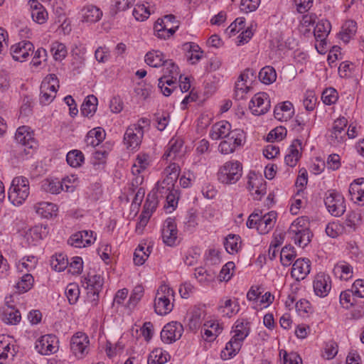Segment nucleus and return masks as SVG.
<instances>
[{"instance_id": "nucleus-15", "label": "nucleus", "mask_w": 364, "mask_h": 364, "mask_svg": "<svg viewBox=\"0 0 364 364\" xmlns=\"http://www.w3.org/2000/svg\"><path fill=\"white\" fill-rule=\"evenodd\" d=\"M331 278L323 273L318 274L314 280V290L318 296L325 297L331 290Z\"/></svg>"}, {"instance_id": "nucleus-42", "label": "nucleus", "mask_w": 364, "mask_h": 364, "mask_svg": "<svg viewBox=\"0 0 364 364\" xmlns=\"http://www.w3.org/2000/svg\"><path fill=\"white\" fill-rule=\"evenodd\" d=\"M295 257L294 248L291 245L284 247L280 252V260L284 266H289Z\"/></svg>"}, {"instance_id": "nucleus-56", "label": "nucleus", "mask_w": 364, "mask_h": 364, "mask_svg": "<svg viewBox=\"0 0 364 364\" xmlns=\"http://www.w3.org/2000/svg\"><path fill=\"white\" fill-rule=\"evenodd\" d=\"M154 117L157 123L156 128L159 131L164 130L169 122V114L166 112H163L161 114L157 112L154 114Z\"/></svg>"}, {"instance_id": "nucleus-27", "label": "nucleus", "mask_w": 364, "mask_h": 364, "mask_svg": "<svg viewBox=\"0 0 364 364\" xmlns=\"http://www.w3.org/2000/svg\"><path fill=\"white\" fill-rule=\"evenodd\" d=\"M97 98L95 95H88L81 105V114L85 117L92 116L97 110Z\"/></svg>"}, {"instance_id": "nucleus-12", "label": "nucleus", "mask_w": 364, "mask_h": 364, "mask_svg": "<svg viewBox=\"0 0 364 364\" xmlns=\"http://www.w3.org/2000/svg\"><path fill=\"white\" fill-rule=\"evenodd\" d=\"M177 233L178 230L175 220L171 218H167L162 228L163 242L168 246L174 245L177 240Z\"/></svg>"}, {"instance_id": "nucleus-25", "label": "nucleus", "mask_w": 364, "mask_h": 364, "mask_svg": "<svg viewBox=\"0 0 364 364\" xmlns=\"http://www.w3.org/2000/svg\"><path fill=\"white\" fill-rule=\"evenodd\" d=\"M83 21L95 23L102 16V11L94 5H87L82 9Z\"/></svg>"}, {"instance_id": "nucleus-7", "label": "nucleus", "mask_w": 364, "mask_h": 364, "mask_svg": "<svg viewBox=\"0 0 364 364\" xmlns=\"http://www.w3.org/2000/svg\"><path fill=\"white\" fill-rule=\"evenodd\" d=\"M331 29V23L326 19L319 21L314 31V36L316 41V48L318 53H323L325 52L324 46L326 45V39L328 36Z\"/></svg>"}, {"instance_id": "nucleus-38", "label": "nucleus", "mask_w": 364, "mask_h": 364, "mask_svg": "<svg viewBox=\"0 0 364 364\" xmlns=\"http://www.w3.org/2000/svg\"><path fill=\"white\" fill-rule=\"evenodd\" d=\"M362 220L361 213L359 210L348 212L345 220L346 225L350 229L349 231H355Z\"/></svg>"}, {"instance_id": "nucleus-2", "label": "nucleus", "mask_w": 364, "mask_h": 364, "mask_svg": "<svg viewBox=\"0 0 364 364\" xmlns=\"http://www.w3.org/2000/svg\"><path fill=\"white\" fill-rule=\"evenodd\" d=\"M30 193L29 182L23 176L15 177L9 190V199L14 205H21Z\"/></svg>"}, {"instance_id": "nucleus-11", "label": "nucleus", "mask_w": 364, "mask_h": 364, "mask_svg": "<svg viewBox=\"0 0 364 364\" xmlns=\"http://www.w3.org/2000/svg\"><path fill=\"white\" fill-rule=\"evenodd\" d=\"M34 46L30 41H21L11 48V53L14 60L23 62L33 53Z\"/></svg>"}, {"instance_id": "nucleus-3", "label": "nucleus", "mask_w": 364, "mask_h": 364, "mask_svg": "<svg viewBox=\"0 0 364 364\" xmlns=\"http://www.w3.org/2000/svg\"><path fill=\"white\" fill-rule=\"evenodd\" d=\"M242 174V164L237 161H229L220 168L218 179L223 184H234L240 180Z\"/></svg>"}, {"instance_id": "nucleus-35", "label": "nucleus", "mask_w": 364, "mask_h": 364, "mask_svg": "<svg viewBox=\"0 0 364 364\" xmlns=\"http://www.w3.org/2000/svg\"><path fill=\"white\" fill-rule=\"evenodd\" d=\"M258 77L262 83L269 85L276 80L277 73L273 67L265 66L260 70Z\"/></svg>"}, {"instance_id": "nucleus-39", "label": "nucleus", "mask_w": 364, "mask_h": 364, "mask_svg": "<svg viewBox=\"0 0 364 364\" xmlns=\"http://www.w3.org/2000/svg\"><path fill=\"white\" fill-rule=\"evenodd\" d=\"M41 188L47 193L58 194L63 189V185L58 181L47 178L42 181Z\"/></svg>"}, {"instance_id": "nucleus-44", "label": "nucleus", "mask_w": 364, "mask_h": 364, "mask_svg": "<svg viewBox=\"0 0 364 364\" xmlns=\"http://www.w3.org/2000/svg\"><path fill=\"white\" fill-rule=\"evenodd\" d=\"M34 282V279L31 274H25L21 280L16 284V289L19 293H25L30 290Z\"/></svg>"}, {"instance_id": "nucleus-53", "label": "nucleus", "mask_w": 364, "mask_h": 364, "mask_svg": "<svg viewBox=\"0 0 364 364\" xmlns=\"http://www.w3.org/2000/svg\"><path fill=\"white\" fill-rule=\"evenodd\" d=\"M159 197H157L156 195H155V193H149L148 196H147V198H146V202L144 203V210L142 212L144 213H149V215H151V213H153V211L156 209V206H157V204H158V200H157V198Z\"/></svg>"}, {"instance_id": "nucleus-18", "label": "nucleus", "mask_w": 364, "mask_h": 364, "mask_svg": "<svg viewBox=\"0 0 364 364\" xmlns=\"http://www.w3.org/2000/svg\"><path fill=\"white\" fill-rule=\"evenodd\" d=\"M15 139L16 141L23 145L26 146L29 149H32L36 142L33 136V132L28 126H22L18 128L15 134Z\"/></svg>"}, {"instance_id": "nucleus-32", "label": "nucleus", "mask_w": 364, "mask_h": 364, "mask_svg": "<svg viewBox=\"0 0 364 364\" xmlns=\"http://www.w3.org/2000/svg\"><path fill=\"white\" fill-rule=\"evenodd\" d=\"M250 322L245 319L237 320L235 326V335L232 337L244 341L250 333Z\"/></svg>"}, {"instance_id": "nucleus-52", "label": "nucleus", "mask_w": 364, "mask_h": 364, "mask_svg": "<svg viewBox=\"0 0 364 364\" xmlns=\"http://www.w3.org/2000/svg\"><path fill=\"white\" fill-rule=\"evenodd\" d=\"M150 12L144 4H136L133 10V16L136 21H143L149 18Z\"/></svg>"}, {"instance_id": "nucleus-51", "label": "nucleus", "mask_w": 364, "mask_h": 364, "mask_svg": "<svg viewBox=\"0 0 364 364\" xmlns=\"http://www.w3.org/2000/svg\"><path fill=\"white\" fill-rule=\"evenodd\" d=\"M321 99L324 104L328 105H333L338 100V92L332 87L326 89L322 93Z\"/></svg>"}, {"instance_id": "nucleus-61", "label": "nucleus", "mask_w": 364, "mask_h": 364, "mask_svg": "<svg viewBox=\"0 0 364 364\" xmlns=\"http://www.w3.org/2000/svg\"><path fill=\"white\" fill-rule=\"evenodd\" d=\"M69 272L73 274H80L82 270L83 262L81 257H75L72 258V261L69 263Z\"/></svg>"}, {"instance_id": "nucleus-1", "label": "nucleus", "mask_w": 364, "mask_h": 364, "mask_svg": "<svg viewBox=\"0 0 364 364\" xmlns=\"http://www.w3.org/2000/svg\"><path fill=\"white\" fill-rule=\"evenodd\" d=\"M308 225L307 217L299 218L291 223L288 230L295 244L299 247H304L311 242L312 234Z\"/></svg>"}, {"instance_id": "nucleus-58", "label": "nucleus", "mask_w": 364, "mask_h": 364, "mask_svg": "<svg viewBox=\"0 0 364 364\" xmlns=\"http://www.w3.org/2000/svg\"><path fill=\"white\" fill-rule=\"evenodd\" d=\"M245 23V18H237L227 28V31L230 36L235 35L236 33H238L240 30L244 28Z\"/></svg>"}, {"instance_id": "nucleus-49", "label": "nucleus", "mask_w": 364, "mask_h": 364, "mask_svg": "<svg viewBox=\"0 0 364 364\" xmlns=\"http://www.w3.org/2000/svg\"><path fill=\"white\" fill-rule=\"evenodd\" d=\"M65 294L70 304L77 302L80 296V289L76 284L70 283L65 289Z\"/></svg>"}, {"instance_id": "nucleus-30", "label": "nucleus", "mask_w": 364, "mask_h": 364, "mask_svg": "<svg viewBox=\"0 0 364 364\" xmlns=\"http://www.w3.org/2000/svg\"><path fill=\"white\" fill-rule=\"evenodd\" d=\"M148 166V156L146 155L138 156L132 167V173L135 176H139L141 171H144L147 168ZM139 180H140V183H141L143 177L136 176V182L139 183Z\"/></svg>"}, {"instance_id": "nucleus-29", "label": "nucleus", "mask_w": 364, "mask_h": 364, "mask_svg": "<svg viewBox=\"0 0 364 364\" xmlns=\"http://www.w3.org/2000/svg\"><path fill=\"white\" fill-rule=\"evenodd\" d=\"M166 174V178L163 180V183L166 186H171L174 188L175 183L176 182L179 173L180 168L176 164H171L164 171Z\"/></svg>"}, {"instance_id": "nucleus-17", "label": "nucleus", "mask_w": 364, "mask_h": 364, "mask_svg": "<svg viewBox=\"0 0 364 364\" xmlns=\"http://www.w3.org/2000/svg\"><path fill=\"white\" fill-rule=\"evenodd\" d=\"M231 124L227 121H220L211 127L210 136L213 140L226 139L232 135Z\"/></svg>"}, {"instance_id": "nucleus-63", "label": "nucleus", "mask_w": 364, "mask_h": 364, "mask_svg": "<svg viewBox=\"0 0 364 364\" xmlns=\"http://www.w3.org/2000/svg\"><path fill=\"white\" fill-rule=\"evenodd\" d=\"M34 56L32 59L31 63L33 66L38 67L41 65V61H46L47 59V51L43 48H39L33 53Z\"/></svg>"}, {"instance_id": "nucleus-64", "label": "nucleus", "mask_w": 364, "mask_h": 364, "mask_svg": "<svg viewBox=\"0 0 364 364\" xmlns=\"http://www.w3.org/2000/svg\"><path fill=\"white\" fill-rule=\"evenodd\" d=\"M351 292L360 298L364 297V280L357 279L352 285Z\"/></svg>"}, {"instance_id": "nucleus-55", "label": "nucleus", "mask_w": 364, "mask_h": 364, "mask_svg": "<svg viewBox=\"0 0 364 364\" xmlns=\"http://www.w3.org/2000/svg\"><path fill=\"white\" fill-rule=\"evenodd\" d=\"M280 356L282 355L284 364H302L300 356L296 353H287L285 350H280Z\"/></svg>"}, {"instance_id": "nucleus-26", "label": "nucleus", "mask_w": 364, "mask_h": 364, "mask_svg": "<svg viewBox=\"0 0 364 364\" xmlns=\"http://www.w3.org/2000/svg\"><path fill=\"white\" fill-rule=\"evenodd\" d=\"M333 274L340 279L348 280L353 276V267L346 262H338L333 269Z\"/></svg>"}, {"instance_id": "nucleus-50", "label": "nucleus", "mask_w": 364, "mask_h": 364, "mask_svg": "<svg viewBox=\"0 0 364 364\" xmlns=\"http://www.w3.org/2000/svg\"><path fill=\"white\" fill-rule=\"evenodd\" d=\"M239 240L240 237L236 235H228L224 242V246L227 252L230 254H233L237 252L239 248Z\"/></svg>"}, {"instance_id": "nucleus-54", "label": "nucleus", "mask_w": 364, "mask_h": 364, "mask_svg": "<svg viewBox=\"0 0 364 364\" xmlns=\"http://www.w3.org/2000/svg\"><path fill=\"white\" fill-rule=\"evenodd\" d=\"M242 341H239L236 338L232 337L230 341L227 343L225 350L228 351L230 357L235 355L239 352Z\"/></svg>"}, {"instance_id": "nucleus-8", "label": "nucleus", "mask_w": 364, "mask_h": 364, "mask_svg": "<svg viewBox=\"0 0 364 364\" xmlns=\"http://www.w3.org/2000/svg\"><path fill=\"white\" fill-rule=\"evenodd\" d=\"M270 107L269 96L265 92H259L254 95L250 102L249 108L253 114L261 115L265 114Z\"/></svg>"}, {"instance_id": "nucleus-5", "label": "nucleus", "mask_w": 364, "mask_h": 364, "mask_svg": "<svg viewBox=\"0 0 364 364\" xmlns=\"http://www.w3.org/2000/svg\"><path fill=\"white\" fill-rule=\"evenodd\" d=\"M245 140V134L243 130L236 129L232 130V135L222 141L218 149L223 154H229L235 151L238 146L243 145Z\"/></svg>"}, {"instance_id": "nucleus-28", "label": "nucleus", "mask_w": 364, "mask_h": 364, "mask_svg": "<svg viewBox=\"0 0 364 364\" xmlns=\"http://www.w3.org/2000/svg\"><path fill=\"white\" fill-rule=\"evenodd\" d=\"M21 319V316L19 311L12 306H7V307L4 309L2 321L4 323L11 325H16L20 322Z\"/></svg>"}, {"instance_id": "nucleus-21", "label": "nucleus", "mask_w": 364, "mask_h": 364, "mask_svg": "<svg viewBox=\"0 0 364 364\" xmlns=\"http://www.w3.org/2000/svg\"><path fill=\"white\" fill-rule=\"evenodd\" d=\"M348 192L352 200L364 204V178L354 180L349 186Z\"/></svg>"}, {"instance_id": "nucleus-10", "label": "nucleus", "mask_w": 364, "mask_h": 364, "mask_svg": "<svg viewBox=\"0 0 364 364\" xmlns=\"http://www.w3.org/2000/svg\"><path fill=\"white\" fill-rule=\"evenodd\" d=\"M90 341L85 333L78 332L75 334L70 341V349L77 357H82L87 353Z\"/></svg>"}, {"instance_id": "nucleus-43", "label": "nucleus", "mask_w": 364, "mask_h": 364, "mask_svg": "<svg viewBox=\"0 0 364 364\" xmlns=\"http://www.w3.org/2000/svg\"><path fill=\"white\" fill-rule=\"evenodd\" d=\"M150 254L149 247L145 250V247L139 245L134 253V262L136 265L143 264Z\"/></svg>"}, {"instance_id": "nucleus-24", "label": "nucleus", "mask_w": 364, "mask_h": 364, "mask_svg": "<svg viewBox=\"0 0 364 364\" xmlns=\"http://www.w3.org/2000/svg\"><path fill=\"white\" fill-rule=\"evenodd\" d=\"M293 113V105L289 101L277 105L274 109V117L280 121H287L290 119Z\"/></svg>"}, {"instance_id": "nucleus-23", "label": "nucleus", "mask_w": 364, "mask_h": 364, "mask_svg": "<svg viewBox=\"0 0 364 364\" xmlns=\"http://www.w3.org/2000/svg\"><path fill=\"white\" fill-rule=\"evenodd\" d=\"M173 307V304L171 303L170 299L166 296L156 295L154 301L155 312L159 315H166L170 313Z\"/></svg>"}, {"instance_id": "nucleus-34", "label": "nucleus", "mask_w": 364, "mask_h": 364, "mask_svg": "<svg viewBox=\"0 0 364 364\" xmlns=\"http://www.w3.org/2000/svg\"><path fill=\"white\" fill-rule=\"evenodd\" d=\"M357 31V23L355 21L348 20L342 26L341 38L343 41L348 43L353 38Z\"/></svg>"}, {"instance_id": "nucleus-46", "label": "nucleus", "mask_w": 364, "mask_h": 364, "mask_svg": "<svg viewBox=\"0 0 364 364\" xmlns=\"http://www.w3.org/2000/svg\"><path fill=\"white\" fill-rule=\"evenodd\" d=\"M85 284H87V289L101 291L103 286V279L98 274L89 275L87 278H85Z\"/></svg>"}, {"instance_id": "nucleus-48", "label": "nucleus", "mask_w": 364, "mask_h": 364, "mask_svg": "<svg viewBox=\"0 0 364 364\" xmlns=\"http://www.w3.org/2000/svg\"><path fill=\"white\" fill-rule=\"evenodd\" d=\"M181 146V141L171 140L169 142L168 147L164 153L163 158L166 160L168 159H174L176 154L180 151Z\"/></svg>"}, {"instance_id": "nucleus-13", "label": "nucleus", "mask_w": 364, "mask_h": 364, "mask_svg": "<svg viewBox=\"0 0 364 364\" xmlns=\"http://www.w3.org/2000/svg\"><path fill=\"white\" fill-rule=\"evenodd\" d=\"M247 188L255 200H260L262 196L266 194V182L255 175L249 176Z\"/></svg>"}, {"instance_id": "nucleus-22", "label": "nucleus", "mask_w": 364, "mask_h": 364, "mask_svg": "<svg viewBox=\"0 0 364 364\" xmlns=\"http://www.w3.org/2000/svg\"><path fill=\"white\" fill-rule=\"evenodd\" d=\"M301 149V141L299 139H295L289 146V152L284 158L287 166L294 167L296 165L300 156Z\"/></svg>"}, {"instance_id": "nucleus-6", "label": "nucleus", "mask_w": 364, "mask_h": 364, "mask_svg": "<svg viewBox=\"0 0 364 364\" xmlns=\"http://www.w3.org/2000/svg\"><path fill=\"white\" fill-rule=\"evenodd\" d=\"M143 136L144 130L141 125L132 124L128 127L124 136V144L127 149H137L141 143Z\"/></svg>"}, {"instance_id": "nucleus-37", "label": "nucleus", "mask_w": 364, "mask_h": 364, "mask_svg": "<svg viewBox=\"0 0 364 364\" xmlns=\"http://www.w3.org/2000/svg\"><path fill=\"white\" fill-rule=\"evenodd\" d=\"M170 355L162 349L156 348L154 350L148 358V364H164L166 363Z\"/></svg>"}, {"instance_id": "nucleus-47", "label": "nucleus", "mask_w": 364, "mask_h": 364, "mask_svg": "<svg viewBox=\"0 0 364 364\" xmlns=\"http://www.w3.org/2000/svg\"><path fill=\"white\" fill-rule=\"evenodd\" d=\"M232 301L231 299H227L219 307L220 311L226 316L231 317L232 314H237L239 311V305L237 303L234 304L232 307Z\"/></svg>"}, {"instance_id": "nucleus-33", "label": "nucleus", "mask_w": 364, "mask_h": 364, "mask_svg": "<svg viewBox=\"0 0 364 364\" xmlns=\"http://www.w3.org/2000/svg\"><path fill=\"white\" fill-rule=\"evenodd\" d=\"M204 336L205 340L208 341H212L215 340L216 336L222 331V328L220 326L218 323L215 321H209L204 323Z\"/></svg>"}, {"instance_id": "nucleus-62", "label": "nucleus", "mask_w": 364, "mask_h": 364, "mask_svg": "<svg viewBox=\"0 0 364 364\" xmlns=\"http://www.w3.org/2000/svg\"><path fill=\"white\" fill-rule=\"evenodd\" d=\"M154 29L156 35L159 38L166 39L168 38V36H166L167 26L164 20L158 19L154 24Z\"/></svg>"}, {"instance_id": "nucleus-31", "label": "nucleus", "mask_w": 364, "mask_h": 364, "mask_svg": "<svg viewBox=\"0 0 364 364\" xmlns=\"http://www.w3.org/2000/svg\"><path fill=\"white\" fill-rule=\"evenodd\" d=\"M145 61L149 66L159 68L164 65L167 60L164 59V54L161 51L152 50L146 53Z\"/></svg>"}, {"instance_id": "nucleus-59", "label": "nucleus", "mask_w": 364, "mask_h": 364, "mask_svg": "<svg viewBox=\"0 0 364 364\" xmlns=\"http://www.w3.org/2000/svg\"><path fill=\"white\" fill-rule=\"evenodd\" d=\"M259 2L260 0H241L240 9L245 13L254 11L258 8Z\"/></svg>"}, {"instance_id": "nucleus-60", "label": "nucleus", "mask_w": 364, "mask_h": 364, "mask_svg": "<svg viewBox=\"0 0 364 364\" xmlns=\"http://www.w3.org/2000/svg\"><path fill=\"white\" fill-rule=\"evenodd\" d=\"M235 268V264L232 262H227L222 268L220 272V279L221 281H228L232 276V272L231 270H233Z\"/></svg>"}, {"instance_id": "nucleus-14", "label": "nucleus", "mask_w": 364, "mask_h": 364, "mask_svg": "<svg viewBox=\"0 0 364 364\" xmlns=\"http://www.w3.org/2000/svg\"><path fill=\"white\" fill-rule=\"evenodd\" d=\"M56 338L53 335H44L36 342V350L42 355H49L56 351L57 347L53 345Z\"/></svg>"}, {"instance_id": "nucleus-9", "label": "nucleus", "mask_w": 364, "mask_h": 364, "mask_svg": "<svg viewBox=\"0 0 364 364\" xmlns=\"http://www.w3.org/2000/svg\"><path fill=\"white\" fill-rule=\"evenodd\" d=\"M183 331V326L180 323L172 321L164 326L161 332V338L164 343H171L181 338Z\"/></svg>"}, {"instance_id": "nucleus-20", "label": "nucleus", "mask_w": 364, "mask_h": 364, "mask_svg": "<svg viewBox=\"0 0 364 364\" xmlns=\"http://www.w3.org/2000/svg\"><path fill=\"white\" fill-rule=\"evenodd\" d=\"M28 4L33 20L39 24L44 23L48 18V12L43 5L37 0H29Z\"/></svg>"}, {"instance_id": "nucleus-19", "label": "nucleus", "mask_w": 364, "mask_h": 364, "mask_svg": "<svg viewBox=\"0 0 364 364\" xmlns=\"http://www.w3.org/2000/svg\"><path fill=\"white\" fill-rule=\"evenodd\" d=\"M347 119L345 117L338 118L334 121L330 135L331 142H342L346 136L345 128L347 125Z\"/></svg>"}, {"instance_id": "nucleus-45", "label": "nucleus", "mask_w": 364, "mask_h": 364, "mask_svg": "<svg viewBox=\"0 0 364 364\" xmlns=\"http://www.w3.org/2000/svg\"><path fill=\"white\" fill-rule=\"evenodd\" d=\"M50 51L52 52L55 60H63L68 53L66 46L63 43L59 42H54L52 43Z\"/></svg>"}, {"instance_id": "nucleus-41", "label": "nucleus", "mask_w": 364, "mask_h": 364, "mask_svg": "<svg viewBox=\"0 0 364 364\" xmlns=\"http://www.w3.org/2000/svg\"><path fill=\"white\" fill-rule=\"evenodd\" d=\"M66 161L72 167H79L84 161V155L79 150H72L67 154Z\"/></svg>"}, {"instance_id": "nucleus-40", "label": "nucleus", "mask_w": 364, "mask_h": 364, "mask_svg": "<svg viewBox=\"0 0 364 364\" xmlns=\"http://www.w3.org/2000/svg\"><path fill=\"white\" fill-rule=\"evenodd\" d=\"M68 260L63 254H56L50 259L51 267L57 272L65 270L68 266Z\"/></svg>"}, {"instance_id": "nucleus-4", "label": "nucleus", "mask_w": 364, "mask_h": 364, "mask_svg": "<svg viewBox=\"0 0 364 364\" xmlns=\"http://www.w3.org/2000/svg\"><path fill=\"white\" fill-rule=\"evenodd\" d=\"M324 203L328 211L335 217L341 216L346 209L344 197L334 190L326 193Z\"/></svg>"}, {"instance_id": "nucleus-36", "label": "nucleus", "mask_w": 364, "mask_h": 364, "mask_svg": "<svg viewBox=\"0 0 364 364\" xmlns=\"http://www.w3.org/2000/svg\"><path fill=\"white\" fill-rule=\"evenodd\" d=\"M57 206L51 203H40L36 207V213L46 218H51L56 214Z\"/></svg>"}, {"instance_id": "nucleus-16", "label": "nucleus", "mask_w": 364, "mask_h": 364, "mask_svg": "<svg viewBox=\"0 0 364 364\" xmlns=\"http://www.w3.org/2000/svg\"><path fill=\"white\" fill-rule=\"evenodd\" d=\"M311 262L309 259L300 258L293 264L291 274L296 280L304 279L310 272Z\"/></svg>"}, {"instance_id": "nucleus-57", "label": "nucleus", "mask_w": 364, "mask_h": 364, "mask_svg": "<svg viewBox=\"0 0 364 364\" xmlns=\"http://www.w3.org/2000/svg\"><path fill=\"white\" fill-rule=\"evenodd\" d=\"M57 77L55 75L51 74L48 75L45 80L42 82L43 88L45 91H49L51 93H53V95L55 96V94L57 92V89L55 87V85L54 83H51V81L53 82H56Z\"/></svg>"}]
</instances>
